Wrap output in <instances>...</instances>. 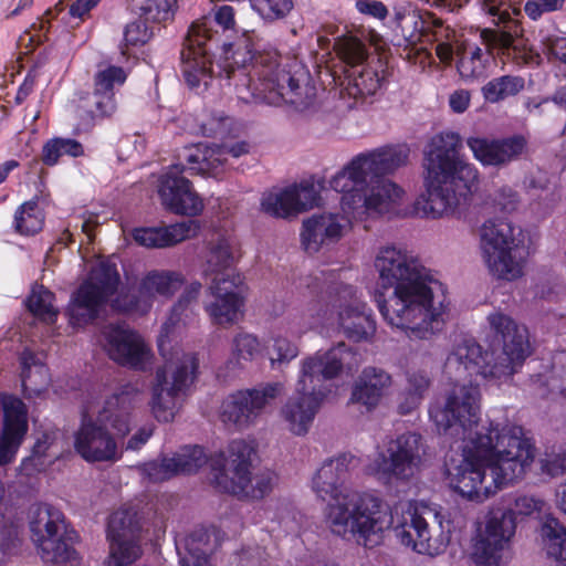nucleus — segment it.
Returning a JSON list of instances; mask_svg holds the SVG:
<instances>
[{"instance_id": "nucleus-1", "label": "nucleus", "mask_w": 566, "mask_h": 566, "mask_svg": "<svg viewBox=\"0 0 566 566\" xmlns=\"http://www.w3.org/2000/svg\"><path fill=\"white\" fill-rule=\"evenodd\" d=\"M440 434L462 441V460L448 467L450 486L461 496L482 502L503 486L518 480L533 462L534 447L521 426L493 420L480 421L476 387L455 386L442 403L429 408Z\"/></svg>"}, {"instance_id": "nucleus-2", "label": "nucleus", "mask_w": 566, "mask_h": 566, "mask_svg": "<svg viewBox=\"0 0 566 566\" xmlns=\"http://www.w3.org/2000/svg\"><path fill=\"white\" fill-rule=\"evenodd\" d=\"M375 268L379 274L375 301L388 324L418 339H429L442 331L446 296L434 294L441 284L428 269L395 245L379 249Z\"/></svg>"}, {"instance_id": "nucleus-3", "label": "nucleus", "mask_w": 566, "mask_h": 566, "mask_svg": "<svg viewBox=\"0 0 566 566\" xmlns=\"http://www.w3.org/2000/svg\"><path fill=\"white\" fill-rule=\"evenodd\" d=\"M254 36L253 32L244 31L233 41L221 43L226 77L234 85L238 98L270 105L284 102L298 112L308 111L315 103L316 92L307 74L301 67L295 71L281 67L277 52L260 51Z\"/></svg>"}, {"instance_id": "nucleus-4", "label": "nucleus", "mask_w": 566, "mask_h": 566, "mask_svg": "<svg viewBox=\"0 0 566 566\" xmlns=\"http://www.w3.org/2000/svg\"><path fill=\"white\" fill-rule=\"evenodd\" d=\"M356 458L340 453L326 459L312 478V490L322 501H335L326 507V522L333 534L355 539L366 548L382 541L392 525L389 505L369 493L344 494V484Z\"/></svg>"}, {"instance_id": "nucleus-5", "label": "nucleus", "mask_w": 566, "mask_h": 566, "mask_svg": "<svg viewBox=\"0 0 566 566\" xmlns=\"http://www.w3.org/2000/svg\"><path fill=\"white\" fill-rule=\"evenodd\" d=\"M410 151L408 144L398 143L355 156L329 180V187L342 193L340 208L360 220L395 212L405 191L386 176L406 167Z\"/></svg>"}, {"instance_id": "nucleus-6", "label": "nucleus", "mask_w": 566, "mask_h": 566, "mask_svg": "<svg viewBox=\"0 0 566 566\" xmlns=\"http://www.w3.org/2000/svg\"><path fill=\"white\" fill-rule=\"evenodd\" d=\"M488 322L493 333V343L501 350L484 352L473 338H464L455 344L444 363V373L454 381L430 407L442 403L444 395L455 386H474L481 395L479 384L471 379L467 381L468 378L481 376L484 379L505 381L531 354L528 332L524 325L497 311L488 316Z\"/></svg>"}, {"instance_id": "nucleus-7", "label": "nucleus", "mask_w": 566, "mask_h": 566, "mask_svg": "<svg viewBox=\"0 0 566 566\" xmlns=\"http://www.w3.org/2000/svg\"><path fill=\"white\" fill-rule=\"evenodd\" d=\"M461 148L454 132H441L429 140L423 150L426 192L413 203L418 217L438 219L453 212L476 187L479 170Z\"/></svg>"}, {"instance_id": "nucleus-8", "label": "nucleus", "mask_w": 566, "mask_h": 566, "mask_svg": "<svg viewBox=\"0 0 566 566\" xmlns=\"http://www.w3.org/2000/svg\"><path fill=\"white\" fill-rule=\"evenodd\" d=\"M481 10L496 25V29H484L481 38L484 49L468 45L461 53L457 69L464 81H474L486 75L491 61L499 56L504 63L511 61L515 65L538 63L539 55L528 45L522 34L517 15L521 14L512 0H478Z\"/></svg>"}, {"instance_id": "nucleus-9", "label": "nucleus", "mask_w": 566, "mask_h": 566, "mask_svg": "<svg viewBox=\"0 0 566 566\" xmlns=\"http://www.w3.org/2000/svg\"><path fill=\"white\" fill-rule=\"evenodd\" d=\"M357 353L345 343L326 352H316L301 361L295 392L282 408L290 430L297 436L308 432L322 403L333 392V380L344 366L357 365Z\"/></svg>"}, {"instance_id": "nucleus-10", "label": "nucleus", "mask_w": 566, "mask_h": 566, "mask_svg": "<svg viewBox=\"0 0 566 566\" xmlns=\"http://www.w3.org/2000/svg\"><path fill=\"white\" fill-rule=\"evenodd\" d=\"M142 401L139 390L133 385H125L105 400L96 417L85 406L74 433L76 453L88 463L118 461L122 457L118 442L130 432L132 411Z\"/></svg>"}, {"instance_id": "nucleus-11", "label": "nucleus", "mask_w": 566, "mask_h": 566, "mask_svg": "<svg viewBox=\"0 0 566 566\" xmlns=\"http://www.w3.org/2000/svg\"><path fill=\"white\" fill-rule=\"evenodd\" d=\"M313 297L307 307L308 327L329 322L337 314L339 327L348 339L367 340L376 332L371 310L356 295L354 286L336 281L334 273L321 272L307 280Z\"/></svg>"}, {"instance_id": "nucleus-12", "label": "nucleus", "mask_w": 566, "mask_h": 566, "mask_svg": "<svg viewBox=\"0 0 566 566\" xmlns=\"http://www.w3.org/2000/svg\"><path fill=\"white\" fill-rule=\"evenodd\" d=\"M480 235L482 256L493 276L514 281L523 275L528 252L521 228L504 219H489Z\"/></svg>"}, {"instance_id": "nucleus-13", "label": "nucleus", "mask_w": 566, "mask_h": 566, "mask_svg": "<svg viewBox=\"0 0 566 566\" xmlns=\"http://www.w3.org/2000/svg\"><path fill=\"white\" fill-rule=\"evenodd\" d=\"M228 469L214 474L216 488L240 497L261 500L269 495L276 483V474L262 470L251 475L253 447L243 439H235L228 447Z\"/></svg>"}, {"instance_id": "nucleus-14", "label": "nucleus", "mask_w": 566, "mask_h": 566, "mask_svg": "<svg viewBox=\"0 0 566 566\" xmlns=\"http://www.w3.org/2000/svg\"><path fill=\"white\" fill-rule=\"evenodd\" d=\"M120 276L116 264L101 262L73 292L66 308L72 326H84L99 318L118 290Z\"/></svg>"}, {"instance_id": "nucleus-15", "label": "nucleus", "mask_w": 566, "mask_h": 566, "mask_svg": "<svg viewBox=\"0 0 566 566\" xmlns=\"http://www.w3.org/2000/svg\"><path fill=\"white\" fill-rule=\"evenodd\" d=\"M454 528L450 513L442 507L426 509L423 515L408 513L394 527L398 542L419 554L436 556L442 553L451 539Z\"/></svg>"}, {"instance_id": "nucleus-16", "label": "nucleus", "mask_w": 566, "mask_h": 566, "mask_svg": "<svg viewBox=\"0 0 566 566\" xmlns=\"http://www.w3.org/2000/svg\"><path fill=\"white\" fill-rule=\"evenodd\" d=\"M32 541L44 562L66 563L77 558L74 544L78 535L66 524L64 514L48 504H40L30 520Z\"/></svg>"}, {"instance_id": "nucleus-17", "label": "nucleus", "mask_w": 566, "mask_h": 566, "mask_svg": "<svg viewBox=\"0 0 566 566\" xmlns=\"http://www.w3.org/2000/svg\"><path fill=\"white\" fill-rule=\"evenodd\" d=\"M198 367L199 360L195 354L182 353L175 360H166L156 370L150 406L158 421L169 422L174 419L178 401L188 394Z\"/></svg>"}, {"instance_id": "nucleus-18", "label": "nucleus", "mask_w": 566, "mask_h": 566, "mask_svg": "<svg viewBox=\"0 0 566 566\" xmlns=\"http://www.w3.org/2000/svg\"><path fill=\"white\" fill-rule=\"evenodd\" d=\"M282 389L281 382H265L228 395L220 406L221 422L240 431L250 428L281 394Z\"/></svg>"}, {"instance_id": "nucleus-19", "label": "nucleus", "mask_w": 566, "mask_h": 566, "mask_svg": "<svg viewBox=\"0 0 566 566\" xmlns=\"http://www.w3.org/2000/svg\"><path fill=\"white\" fill-rule=\"evenodd\" d=\"M422 437L406 432L391 439L378 452L374 465L379 479L385 482L410 480L421 463Z\"/></svg>"}, {"instance_id": "nucleus-20", "label": "nucleus", "mask_w": 566, "mask_h": 566, "mask_svg": "<svg viewBox=\"0 0 566 566\" xmlns=\"http://www.w3.org/2000/svg\"><path fill=\"white\" fill-rule=\"evenodd\" d=\"M208 21L193 22L187 33L186 45L181 50V71L187 84L193 88L201 82L207 85L211 77L210 53L219 46L218 31H212Z\"/></svg>"}, {"instance_id": "nucleus-21", "label": "nucleus", "mask_w": 566, "mask_h": 566, "mask_svg": "<svg viewBox=\"0 0 566 566\" xmlns=\"http://www.w3.org/2000/svg\"><path fill=\"white\" fill-rule=\"evenodd\" d=\"M140 525L133 509H119L114 512L107 524V537L111 542L108 566H128L140 555Z\"/></svg>"}, {"instance_id": "nucleus-22", "label": "nucleus", "mask_w": 566, "mask_h": 566, "mask_svg": "<svg viewBox=\"0 0 566 566\" xmlns=\"http://www.w3.org/2000/svg\"><path fill=\"white\" fill-rule=\"evenodd\" d=\"M516 528L513 510L496 509L489 513L484 535L476 542L473 560L476 566H500L502 552Z\"/></svg>"}, {"instance_id": "nucleus-23", "label": "nucleus", "mask_w": 566, "mask_h": 566, "mask_svg": "<svg viewBox=\"0 0 566 566\" xmlns=\"http://www.w3.org/2000/svg\"><path fill=\"white\" fill-rule=\"evenodd\" d=\"M243 281L238 273L212 279L209 292L213 301L207 302L205 310L214 324L231 325L237 322L244 304Z\"/></svg>"}, {"instance_id": "nucleus-24", "label": "nucleus", "mask_w": 566, "mask_h": 566, "mask_svg": "<svg viewBox=\"0 0 566 566\" xmlns=\"http://www.w3.org/2000/svg\"><path fill=\"white\" fill-rule=\"evenodd\" d=\"M319 187L313 179L293 184L279 192H271L261 201L262 210L275 218L287 219L319 205Z\"/></svg>"}, {"instance_id": "nucleus-25", "label": "nucleus", "mask_w": 566, "mask_h": 566, "mask_svg": "<svg viewBox=\"0 0 566 566\" xmlns=\"http://www.w3.org/2000/svg\"><path fill=\"white\" fill-rule=\"evenodd\" d=\"M102 342L109 358L117 364L145 369L149 348L136 332L119 324H108L102 331Z\"/></svg>"}, {"instance_id": "nucleus-26", "label": "nucleus", "mask_w": 566, "mask_h": 566, "mask_svg": "<svg viewBox=\"0 0 566 566\" xmlns=\"http://www.w3.org/2000/svg\"><path fill=\"white\" fill-rule=\"evenodd\" d=\"M188 166L175 164L161 175L158 193L166 209L187 216H198L203 209V202L192 189L190 181L182 176Z\"/></svg>"}, {"instance_id": "nucleus-27", "label": "nucleus", "mask_w": 566, "mask_h": 566, "mask_svg": "<svg viewBox=\"0 0 566 566\" xmlns=\"http://www.w3.org/2000/svg\"><path fill=\"white\" fill-rule=\"evenodd\" d=\"M3 421L0 432V465L11 463L28 432V410L24 402L11 395L2 400Z\"/></svg>"}, {"instance_id": "nucleus-28", "label": "nucleus", "mask_w": 566, "mask_h": 566, "mask_svg": "<svg viewBox=\"0 0 566 566\" xmlns=\"http://www.w3.org/2000/svg\"><path fill=\"white\" fill-rule=\"evenodd\" d=\"M324 212L316 213L305 219L302 223L301 240L302 245L308 253H316L324 245L336 243L342 237L344 230L349 226L352 214Z\"/></svg>"}, {"instance_id": "nucleus-29", "label": "nucleus", "mask_w": 566, "mask_h": 566, "mask_svg": "<svg viewBox=\"0 0 566 566\" xmlns=\"http://www.w3.org/2000/svg\"><path fill=\"white\" fill-rule=\"evenodd\" d=\"M250 145L247 142H237L230 146L197 144L186 149L185 159L191 174L217 177L223 169L228 156L239 158L248 154Z\"/></svg>"}, {"instance_id": "nucleus-30", "label": "nucleus", "mask_w": 566, "mask_h": 566, "mask_svg": "<svg viewBox=\"0 0 566 566\" xmlns=\"http://www.w3.org/2000/svg\"><path fill=\"white\" fill-rule=\"evenodd\" d=\"M208 462V457L200 446L185 447L172 457H163L142 467L143 473L151 482L167 481L178 474L196 473Z\"/></svg>"}, {"instance_id": "nucleus-31", "label": "nucleus", "mask_w": 566, "mask_h": 566, "mask_svg": "<svg viewBox=\"0 0 566 566\" xmlns=\"http://www.w3.org/2000/svg\"><path fill=\"white\" fill-rule=\"evenodd\" d=\"M467 145L483 166L503 167L517 160L527 143L523 136L514 135L506 138L470 137Z\"/></svg>"}, {"instance_id": "nucleus-32", "label": "nucleus", "mask_w": 566, "mask_h": 566, "mask_svg": "<svg viewBox=\"0 0 566 566\" xmlns=\"http://www.w3.org/2000/svg\"><path fill=\"white\" fill-rule=\"evenodd\" d=\"M126 73L123 67L111 65L96 73L94 78L93 105L85 127L94 125L96 119L111 116L116 111L114 86L122 85L126 81Z\"/></svg>"}, {"instance_id": "nucleus-33", "label": "nucleus", "mask_w": 566, "mask_h": 566, "mask_svg": "<svg viewBox=\"0 0 566 566\" xmlns=\"http://www.w3.org/2000/svg\"><path fill=\"white\" fill-rule=\"evenodd\" d=\"M391 381V376L386 370L373 366L365 367L354 381L349 401L371 411L379 405Z\"/></svg>"}, {"instance_id": "nucleus-34", "label": "nucleus", "mask_w": 566, "mask_h": 566, "mask_svg": "<svg viewBox=\"0 0 566 566\" xmlns=\"http://www.w3.org/2000/svg\"><path fill=\"white\" fill-rule=\"evenodd\" d=\"M199 229L198 221L188 219L168 227L136 228L132 237L142 247L161 249L196 235Z\"/></svg>"}, {"instance_id": "nucleus-35", "label": "nucleus", "mask_w": 566, "mask_h": 566, "mask_svg": "<svg viewBox=\"0 0 566 566\" xmlns=\"http://www.w3.org/2000/svg\"><path fill=\"white\" fill-rule=\"evenodd\" d=\"M345 90L355 98L375 95L384 85L385 69L379 61L353 66L345 72Z\"/></svg>"}, {"instance_id": "nucleus-36", "label": "nucleus", "mask_w": 566, "mask_h": 566, "mask_svg": "<svg viewBox=\"0 0 566 566\" xmlns=\"http://www.w3.org/2000/svg\"><path fill=\"white\" fill-rule=\"evenodd\" d=\"M19 359L21 365V386L24 397L31 398L41 395L50 382L46 366L30 349H24Z\"/></svg>"}, {"instance_id": "nucleus-37", "label": "nucleus", "mask_w": 566, "mask_h": 566, "mask_svg": "<svg viewBox=\"0 0 566 566\" xmlns=\"http://www.w3.org/2000/svg\"><path fill=\"white\" fill-rule=\"evenodd\" d=\"M56 442V431L46 430L40 433L32 447L31 454L23 459L21 463V470L24 474L33 475L50 467L59 457Z\"/></svg>"}, {"instance_id": "nucleus-38", "label": "nucleus", "mask_w": 566, "mask_h": 566, "mask_svg": "<svg viewBox=\"0 0 566 566\" xmlns=\"http://www.w3.org/2000/svg\"><path fill=\"white\" fill-rule=\"evenodd\" d=\"M184 275L176 271L151 270L139 281L144 297L153 306L156 296L170 297L184 284Z\"/></svg>"}, {"instance_id": "nucleus-39", "label": "nucleus", "mask_w": 566, "mask_h": 566, "mask_svg": "<svg viewBox=\"0 0 566 566\" xmlns=\"http://www.w3.org/2000/svg\"><path fill=\"white\" fill-rule=\"evenodd\" d=\"M539 539L547 557L566 566V526L547 514L541 522Z\"/></svg>"}, {"instance_id": "nucleus-40", "label": "nucleus", "mask_w": 566, "mask_h": 566, "mask_svg": "<svg viewBox=\"0 0 566 566\" xmlns=\"http://www.w3.org/2000/svg\"><path fill=\"white\" fill-rule=\"evenodd\" d=\"M203 273L205 275L223 274L234 264L233 247L231 241L226 237H218L207 243L203 255Z\"/></svg>"}, {"instance_id": "nucleus-41", "label": "nucleus", "mask_w": 566, "mask_h": 566, "mask_svg": "<svg viewBox=\"0 0 566 566\" xmlns=\"http://www.w3.org/2000/svg\"><path fill=\"white\" fill-rule=\"evenodd\" d=\"M334 50L338 59L344 63L345 69L367 64L368 50L366 43L354 34H343L335 39Z\"/></svg>"}, {"instance_id": "nucleus-42", "label": "nucleus", "mask_w": 566, "mask_h": 566, "mask_svg": "<svg viewBox=\"0 0 566 566\" xmlns=\"http://www.w3.org/2000/svg\"><path fill=\"white\" fill-rule=\"evenodd\" d=\"M430 378L423 370L408 371L407 386L403 389V401L399 403V412L407 415L411 412L422 400L429 389Z\"/></svg>"}, {"instance_id": "nucleus-43", "label": "nucleus", "mask_w": 566, "mask_h": 566, "mask_svg": "<svg viewBox=\"0 0 566 566\" xmlns=\"http://www.w3.org/2000/svg\"><path fill=\"white\" fill-rule=\"evenodd\" d=\"M13 224L15 231L22 235H33L42 230L44 216L38 199H31L17 209Z\"/></svg>"}, {"instance_id": "nucleus-44", "label": "nucleus", "mask_w": 566, "mask_h": 566, "mask_svg": "<svg viewBox=\"0 0 566 566\" xmlns=\"http://www.w3.org/2000/svg\"><path fill=\"white\" fill-rule=\"evenodd\" d=\"M525 81L521 76L503 75L489 81L482 87L485 101L497 103L507 97L517 95L524 90Z\"/></svg>"}, {"instance_id": "nucleus-45", "label": "nucleus", "mask_w": 566, "mask_h": 566, "mask_svg": "<svg viewBox=\"0 0 566 566\" xmlns=\"http://www.w3.org/2000/svg\"><path fill=\"white\" fill-rule=\"evenodd\" d=\"M84 155L83 145L73 138L55 137L49 139L42 148V161L46 166H54L63 156L77 158Z\"/></svg>"}, {"instance_id": "nucleus-46", "label": "nucleus", "mask_w": 566, "mask_h": 566, "mask_svg": "<svg viewBox=\"0 0 566 566\" xmlns=\"http://www.w3.org/2000/svg\"><path fill=\"white\" fill-rule=\"evenodd\" d=\"M178 10V0H144L139 6V18L154 24L172 21Z\"/></svg>"}, {"instance_id": "nucleus-47", "label": "nucleus", "mask_w": 566, "mask_h": 566, "mask_svg": "<svg viewBox=\"0 0 566 566\" xmlns=\"http://www.w3.org/2000/svg\"><path fill=\"white\" fill-rule=\"evenodd\" d=\"M54 294L43 286L32 290L27 300L28 310L45 323H54L57 311L53 306Z\"/></svg>"}, {"instance_id": "nucleus-48", "label": "nucleus", "mask_w": 566, "mask_h": 566, "mask_svg": "<svg viewBox=\"0 0 566 566\" xmlns=\"http://www.w3.org/2000/svg\"><path fill=\"white\" fill-rule=\"evenodd\" d=\"M111 307L117 313L140 314H146L151 308L139 286L136 292L120 291L112 301Z\"/></svg>"}, {"instance_id": "nucleus-49", "label": "nucleus", "mask_w": 566, "mask_h": 566, "mask_svg": "<svg viewBox=\"0 0 566 566\" xmlns=\"http://www.w3.org/2000/svg\"><path fill=\"white\" fill-rule=\"evenodd\" d=\"M250 4L266 21L283 19L293 9L292 0H250Z\"/></svg>"}, {"instance_id": "nucleus-50", "label": "nucleus", "mask_w": 566, "mask_h": 566, "mask_svg": "<svg viewBox=\"0 0 566 566\" xmlns=\"http://www.w3.org/2000/svg\"><path fill=\"white\" fill-rule=\"evenodd\" d=\"M262 354L259 338L250 333H239L233 338V355L238 360L251 361Z\"/></svg>"}, {"instance_id": "nucleus-51", "label": "nucleus", "mask_w": 566, "mask_h": 566, "mask_svg": "<svg viewBox=\"0 0 566 566\" xmlns=\"http://www.w3.org/2000/svg\"><path fill=\"white\" fill-rule=\"evenodd\" d=\"M272 350L274 355H270L271 366L274 368L276 364H289L298 355L297 345L284 336L277 335L272 337Z\"/></svg>"}, {"instance_id": "nucleus-52", "label": "nucleus", "mask_w": 566, "mask_h": 566, "mask_svg": "<svg viewBox=\"0 0 566 566\" xmlns=\"http://www.w3.org/2000/svg\"><path fill=\"white\" fill-rule=\"evenodd\" d=\"M149 21L139 18L126 25L124 39L129 45H142L148 42L154 35V28L148 27Z\"/></svg>"}, {"instance_id": "nucleus-53", "label": "nucleus", "mask_w": 566, "mask_h": 566, "mask_svg": "<svg viewBox=\"0 0 566 566\" xmlns=\"http://www.w3.org/2000/svg\"><path fill=\"white\" fill-rule=\"evenodd\" d=\"M553 376L549 381L551 390H557L566 397V350L554 354L552 358Z\"/></svg>"}, {"instance_id": "nucleus-54", "label": "nucleus", "mask_w": 566, "mask_h": 566, "mask_svg": "<svg viewBox=\"0 0 566 566\" xmlns=\"http://www.w3.org/2000/svg\"><path fill=\"white\" fill-rule=\"evenodd\" d=\"M201 284L199 282H193L184 291L177 303L172 306L169 317V322L171 324H175L181 319L184 312L199 296Z\"/></svg>"}, {"instance_id": "nucleus-55", "label": "nucleus", "mask_w": 566, "mask_h": 566, "mask_svg": "<svg viewBox=\"0 0 566 566\" xmlns=\"http://www.w3.org/2000/svg\"><path fill=\"white\" fill-rule=\"evenodd\" d=\"M495 211L510 213L517 208L518 195L510 187H501L492 196Z\"/></svg>"}, {"instance_id": "nucleus-56", "label": "nucleus", "mask_w": 566, "mask_h": 566, "mask_svg": "<svg viewBox=\"0 0 566 566\" xmlns=\"http://www.w3.org/2000/svg\"><path fill=\"white\" fill-rule=\"evenodd\" d=\"M355 9L363 15L384 21L388 14V8L379 0H356Z\"/></svg>"}, {"instance_id": "nucleus-57", "label": "nucleus", "mask_w": 566, "mask_h": 566, "mask_svg": "<svg viewBox=\"0 0 566 566\" xmlns=\"http://www.w3.org/2000/svg\"><path fill=\"white\" fill-rule=\"evenodd\" d=\"M542 470L551 476L562 475L566 470V453L564 451L546 452L541 460Z\"/></svg>"}, {"instance_id": "nucleus-58", "label": "nucleus", "mask_w": 566, "mask_h": 566, "mask_svg": "<svg viewBox=\"0 0 566 566\" xmlns=\"http://www.w3.org/2000/svg\"><path fill=\"white\" fill-rule=\"evenodd\" d=\"M214 21L223 32L233 31L235 25L233 8L231 6L219 7L214 13Z\"/></svg>"}, {"instance_id": "nucleus-59", "label": "nucleus", "mask_w": 566, "mask_h": 566, "mask_svg": "<svg viewBox=\"0 0 566 566\" xmlns=\"http://www.w3.org/2000/svg\"><path fill=\"white\" fill-rule=\"evenodd\" d=\"M543 502L533 496H520L515 500V507L520 514L530 515L542 509Z\"/></svg>"}, {"instance_id": "nucleus-60", "label": "nucleus", "mask_w": 566, "mask_h": 566, "mask_svg": "<svg viewBox=\"0 0 566 566\" xmlns=\"http://www.w3.org/2000/svg\"><path fill=\"white\" fill-rule=\"evenodd\" d=\"M470 104V94L468 91L459 90L450 95L449 105L454 113H463Z\"/></svg>"}, {"instance_id": "nucleus-61", "label": "nucleus", "mask_w": 566, "mask_h": 566, "mask_svg": "<svg viewBox=\"0 0 566 566\" xmlns=\"http://www.w3.org/2000/svg\"><path fill=\"white\" fill-rule=\"evenodd\" d=\"M548 54L566 64V38H552L547 43Z\"/></svg>"}, {"instance_id": "nucleus-62", "label": "nucleus", "mask_w": 566, "mask_h": 566, "mask_svg": "<svg viewBox=\"0 0 566 566\" xmlns=\"http://www.w3.org/2000/svg\"><path fill=\"white\" fill-rule=\"evenodd\" d=\"M153 434L150 428L143 427L136 433H134L127 441L126 449L132 451L139 450Z\"/></svg>"}, {"instance_id": "nucleus-63", "label": "nucleus", "mask_w": 566, "mask_h": 566, "mask_svg": "<svg viewBox=\"0 0 566 566\" xmlns=\"http://www.w3.org/2000/svg\"><path fill=\"white\" fill-rule=\"evenodd\" d=\"M99 1L101 0H76L71 4L69 13L73 18H83L95 8Z\"/></svg>"}, {"instance_id": "nucleus-64", "label": "nucleus", "mask_w": 566, "mask_h": 566, "mask_svg": "<svg viewBox=\"0 0 566 566\" xmlns=\"http://www.w3.org/2000/svg\"><path fill=\"white\" fill-rule=\"evenodd\" d=\"M189 553L190 558H181L180 566H213L206 554H195L191 548Z\"/></svg>"}]
</instances>
